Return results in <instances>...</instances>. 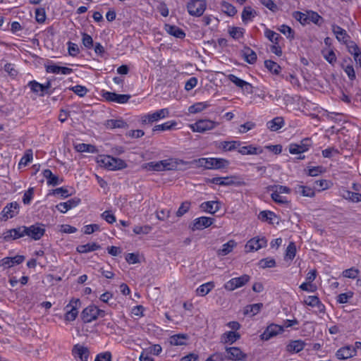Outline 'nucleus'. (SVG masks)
<instances>
[{
    "instance_id": "nucleus-1",
    "label": "nucleus",
    "mask_w": 361,
    "mask_h": 361,
    "mask_svg": "<svg viewBox=\"0 0 361 361\" xmlns=\"http://www.w3.org/2000/svg\"><path fill=\"white\" fill-rule=\"evenodd\" d=\"M97 162L100 166L110 171L121 170L127 167V164L123 159L109 155L100 156Z\"/></svg>"
},
{
    "instance_id": "nucleus-2",
    "label": "nucleus",
    "mask_w": 361,
    "mask_h": 361,
    "mask_svg": "<svg viewBox=\"0 0 361 361\" xmlns=\"http://www.w3.org/2000/svg\"><path fill=\"white\" fill-rule=\"evenodd\" d=\"M195 161L199 166L206 169H221L229 164L228 160L222 158H200Z\"/></svg>"
},
{
    "instance_id": "nucleus-3",
    "label": "nucleus",
    "mask_w": 361,
    "mask_h": 361,
    "mask_svg": "<svg viewBox=\"0 0 361 361\" xmlns=\"http://www.w3.org/2000/svg\"><path fill=\"white\" fill-rule=\"evenodd\" d=\"M106 312L103 310L99 309L97 306L92 305L85 307L81 314V317L85 323H90L96 320L99 317H104Z\"/></svg>"
},
{
    "instance_id": "nucleus-4",
    "label": "nucleus",
    "mask_w": 361,
    "mask_h": 361,
    "mask_svg": "<svg viewBox=\"0 0 361 361\" xmlns=\"http://www.w3.org/2000/svg\"><path fill=\"white\" fill-rule=\"evenodd\" d=\"M219 123L218 122L209 120V119H201L197 121L195 123L190 126L191 130L193 132H197L203 133L207 130H210L218 126Z\"/></svg>"
},
{
    "instance_id": "nucleus-5",
    "label": "nucleus",
    "mask_w": 361,
    "mask_h": 361,
    "mask_svg": "<svg viewBox=\"0 0 361 361\" xmlns=\"http://www.w3.org/2000/svg\"><path fill=\"white\" fill-rule=\"evenodd\" d=\"M207 7V4L203 0H190L187 4L188 12L190 16H201Z\"/></svg>"
},
{
    "instance_id": "nucleus-6",
    "label": "nucleus",
    "mask_w": 361,
    "mask_h": 361,
    "mask_svg": "<svg viewBox=\"0 0 361 361\" xmlns=\"http://www.w3.org/2000/svg\"><path fill=\"white\" fill-rule=\"evenodd\" d=\"M250 279V276L249 275L243 274L239 277L230 279L224 284V287L226 290L232 291L245 285Z\"/></svg>"
},
{
    "instance_id": "nucleus-7",
    "label": "nucleus",
    "mask_w": 361,
    "mask_h": 361,
    "mask_svg": "<svg viewBox=\"0 0 361 361\" xmlns=\"http://www.w3.org/2000/svg\"><path fill=\"white\" fill-rule=\"evenodd\" d=\"M80 305V301L79 299L73 298L70 302L66 305V312L65 314V320L68 322L74 321L78 314V309Z\"/></svg>"
},
{
    "instance_id": "nucleus-8",
    "label": "nucleus",
    "mask_w": 361,
    "mask_h": 361,
    "mask_svg": "<svg viewBox=\"0 0 361 361\" xmlns=\"http://www.w3.org/2000/svg\"><path fill=\"white\" fill-rule=\"evenodd\" d=\"M312 142L310 138H305L300 143H292L289 145V152L292 154H302L307 152L312 146Z\"/></svg>"
},
{
    "instance_id": "nucleus-9",
    "label": "nucleus",
    "mask_w": 361,
    "mask_h": 361,
    "mask_svg": "<svg viewBox=\"0 0 361 361\" xmlns=\"http://www.w3.org/2000/svg\"><path fill=\"white\" fill-rule=\"evenodd\" d=\"M25 229L26 232L25 235H27L35 240H39L45 233V229L43 225L38 224L32 225L28 227L25 226Z\"/></svg>"
},
{
    "instance_id": "nucleus-10",
    "label": "nucleus",
    "mask_w": 361,
    "mask_h": 361,
    "mask_svg": "<svg viewBox=\"0 0 361 361\" xmlns=\"http://www.w3.org/2000/svg\"><path fill=\"white\" fill-rule=\"evenodd\" d=\"M20 205L17 202H10L3 209L1 212L2 219L4 221L17 216L19 213Z\"/></svg>"
},
{
    "instance_id": "nucleus-11",
    "label": "nucleus",
    "mask_w": 361,
    "mask_h": 361,
    "mask_svg": "<svg viewBox=\"0 0 361 361\" xmlns=\"http://www.w3.org/2000/svg\"><path fill=\"white\" fill-rule=\"evenodd\" d=\"M214 221V219L207 216H201L196 218L190 225V228L195 231L197 230H202L209 227Z\"/></svg>"
},
{
    "instance_id": "nucleus-12",
    "label": "nucleus",
    "mask_w": 361,
    "mask_h": 361,
    "mask_svg": "<svg viewBox=\"0 0 361 361\" xmlns=\"http://www.w3.org/2000/svg\"><path fill=\"white\" fill-rule=\"evenodd\" d=\"M235 176H226V177H215L211 180V182L214 184L221 185V186H228V185H244L245 183L242 180H234L235 179Z\"/></svg>"
},
{
    "instance_id": "nucleus-13",
    "label": "nucleus",
    "mask_w": 361,
    "mask_h": 361,
    "mask_svg": "<svg viewBox=\"0 0 361 361\" xmlns=\"http://www.w3.org/2000/svg\"><path fill=\"white\" fill-rule=\"evenodd\" d=\"M102 97L108 102H116L118 104H126L131 97L130 94H119L107 91L103 92Z\"/></svg>"
},
{
    "instance_id": "nucleus-14",
    "label": "nucleus",
    "mask_w": 361,
    "mask_h": 361,
    "mask_svg": "<svg viewBox=\"0 0 361 361\" xmlns=\"http://www.w3.org/2000/svg\"><path fill=\"white\" fill-rule=\"evenodd\" d=\"M25 226H19L16 228L7 230L3 233V238L5 241L11 240H16L25 236Z\"/></svg>"
},
{
    "instance_id": "nucleus-15",
    "label": "nucleus",
    "mask_w": 361,
    "mask_h": 361,
    "mask_svg": "<svg viewBox=\"0 0 361 361\" xmlns=\"http://www.w3.org/2000/svg\"><path fill=\"white\" fill-rule=\"evenodd\" d=\"M169 111L168 109H161L154 112L152 114H147L142 118V123H152L159 119L164 118L169 116Z\"/></svg>"
},
{
    "instance_id": "nucleus-16",
    "label": "nucleus",
    "mask_w": 361,
    "mask_h": 361,
    "mask_svg": "<svg viewBox=\"0 0 361 361\" xmlns=\"http://www.w3.org/2000/svg\"><path fill=\"white\" fill-rule=\"evenodd\" d=\"M72 355L75 359L80 361H88L90 351L87 347L76 344L72 349Z\"/></svg>"
},
{
    "instance_id": "nucleus-17",
    "label": "nucleus",
    "mask_w": 361,
    "mask_h": 361,
    "mask_svg": "<svg viewBox=\"0 0 361 361\" xmlns=\"http://www.w3.org/2000/svg\"><path fill=\"white\" fill-rule=\"evenodd\" d=\"M283 331V328L281 326L271 324L267 327L263 334H261L260 337L262 340L268 341Z\"/></svg>"
},
{
    "instance_id": "nucleus-18",
    "label": "nucleus",
    "mask_w": 361,
    "mask_h": 361,
    "mask_svg": "<svg viewBox=\"0 0 361 361\" xmlns=\"http://www.w3.org/2000/svg\"><path fill=\"white\" fill-rule=\"evenodd\" d=\"M225 357L231 360H243L246 357V354L237 347H229L226 348Z\"/></svg>"
},
{
    "instance_id": "nucleus-19",
    "label": "nucleus",
    "mask_w": 361,
    "mask_h": 361,
    "mask_svg": "<svg viewBox=\"0 0 361 361\" xmlns=\"http://www.w3.org/2000/svg\"><path fill=\"white\" fill-rule=\"evenodd\" d=\"M80 202V199L74 197L64 202H60L56 205V209L61 213H66L71 209L75 207Z\"/></svg>"
},
{
    "instance_id": "nucleus-20",
    "label": "nucleus",
    "mask_w": 361,
    "mask_h": 361,
    "mask_svg": "<svg viewBox=\"0 0 361 361\" xmlns=\"http://www.w3.org/2000/svg\"><path fill=\"white\" fill-rule=\"evenodd\" d=\"M356 354V350L350 345H346L338 349L336 356L339 360H346L353 357Z\"/></svg>"
},
{
    "instance_id": "nucleus-21",
    "label": "nucleus",
    "mask_w": 361,
    "mask_h": 361,
    "mask_svg": "<svg viewBox=\"0 0 361 361\" xmlns=\"http://www.w3.org/2000/svg\"><path fill=\"white\" fill-rule=\"evenodd\" d=\"M267 245V240L264 238H252L247 241L245 245V248L247 251L252 252L254 250H258L262 247Z\"/></svg>"
},
{
    "instance_id": "nucleus-22",
    "label": "nucleus",
    "mask_w": 361,
    "mask_h": 361,
    "mask_svg": "<svg viewBox=\"0 0 361 361\" xmlns=\"http://www.w3.org/2000/svg\"><path fill=\"white\" fill-rule=\"evenodd\" d=\"M241 145V142L238 140H231V141H221L219 142L216 147L218 149L224 151V152H231L235 149Z\"/></svg>"
},
{
    "instance_id": "nucleus-23",
    "label": "nucleus",
    "mask_w": 361,
    "mask_h": 361,
    "mask_svg": "<svg viewBox=\"0 0 361 361\" xmlns=\"http://www.w3.org/2000/svg\"><path fill=\"white\" fill-rule=\"evenodd\" d=\"M331 30L334 34L335 35L336 39L340 42L346 44L348 39L350 38V36L348 35L345 30L335 24L331 25Z\"/></svg>"
},
{
    "instance_id": "nucleus-24",
    "label": "nucleus",
    "mask_w": 361,
    "mask_h": 361,
    "mask_svg": "<svg viewBox=\"0 0 361 361\" xmlns=\"http://www.w3.org/2000/svg\"><path fill=\"white\" fill-rule=\"evenodd\" d=\"M238 152L242 155H255L260 154L263 152V149L260 147H255L253 145L239 147Z\"/></svg>"
},
{
    "instance_id": "nucleus-25",
    "label": "nucleus",
    "mask_w": 361,
    "mask_h": 361,
    "mask_svg": "<svg viewBox=\"0 0 361 361\" xmlns=\"http://www.w3.org/2000/svg\"><path fill=\"white\" fill-rule=\"evenodd\" d=\"M164 171L176 170L180 164H186L182 159L169 158L162 160Z\"/></svg>"
},
{
    "instance_id": "nucleus-26",
    "label": "nucleus",
    "mask_w": 361,
    "mask_h": 361,
    "mask_svg": "<svg viewBox=\"0 0 361 361\" xmlns=\"http://www.w3.org/2000/svg\"><path fill=\"white\" fill-rule=\"evenodd\" d=\"M304 303L310 307H316L318 311L321 313H324L325 311V306L319 300V298L315 295L308 296L305 300Z\"/></svg>"
},
{
    "instance_id": "nucleus-27",
    "label": "nucleus",
    "mask_w": 361,
    "mask_h": 361,
    "mask_svg": "<svg viewBox=\"0 0 361 361\" xmlns=\"http://www.w3.org/2000/svg\"><path fill=\"white\" fill-rule=\"evenodd\" d=\"M46 71L47 73L63 75H69L73 73V69L68 67L59 66L56 64L46 66Z\"/></svg>"
},
{
    "instance_id": "nucleus-28",
    "label": "nucleus",
    "mask_w": 361,
    "mask_h": 361,
    "mask_svg": "<svg viewBox=\"0 0 361 361\" xmlns=\"http://www.w3.org/2000/svg\"><path fill=\"white\" fill-rule=\"evenodd\" d=\"M201 208L207 212L214 214L221 208V203L218 201H208L201 204Z\"/></svg>"
},
{
    "instance_id": "nucleus-29",
    "label": "nucleus",
    "mask_w": 361,
    "mask_h": 361,
    "mask_svg": "<svg viewBox=\"0 0 361 361\" xmlns=\"http://www.w3.org/2000/svg\"><path fill=\"white\" fill-rule=\"evenodd\" d=\"M25 259L23 255H16L13 257H4L1 259L2 265L5 267L10 268L16 264H21Z\"/></svg>"
},
{
    "instance_id": "nucleus-30",
    "label": "nucleus",
    "mask_w": 361,
    "mask_h": 361,
    "mask_svg": "<svg viewBox=\"0 0 361 361\" xmlns=\"http://www.w3.org/2000/svg\"><path fill=\"white\" fill-rule=\"evenodd\" d=\"M240 338L239 333L230 331H227L221 335V342L223 343L232 344Z\"/></svg>"
},
{
    "instance_id": "nucleus-31",
    "label": "nucleus",
    "mask_w": 361,
    "mask_h": 361,
    "mask_svg": "<svg viewBox=\"0 0 361 361\" xmlns=\"http://www.w3.org/2000/svg\"><path fill=\"white\" fill-rule=\"evenodd\" d=\"M165 30L169 35L179 39H183L185 37V33L184 32V31L181 28L176 25L166 24Z\"/></svg>"
},
{
    "instance_id": "nucleus-32",
    "label": "nucleus",
    "mask_w": 361,
    "mask_h": 361,
    "mask_svg": "<svg viewBox=\"0 0 361 361\" xmlns=\"http://www.w3.org/2000/svg\"><path fill=\"white\" fill-rule=\"evenodd\" d=\"M43 176L47 179V184L49 185H59L63 180H59V178L58 176L53 174L51 170L49 169H45L43 171Z\"/></svg>"
},
{
    "instance_id": "nucleus-33",
    "label": "nucleus",
    "mask_w": 361,
    "mask_h": 361,
    "mask_svg": "<svg viewBox=\"0 0 361 361\" xmlns=\"http://www.w3.org/2000/svg\"><path fill=\"white\" fill-rule=\"evenodd\" d=\"M305 343L301 340H295L291 341L287 346V351L291 353H297L304 349Z\"/></svg>"
},
{
    "instance_id": "nucleus-34",
    "label": "nucleus",
    "mask_w": 361,
    "mask_h": 361,
    "mask_svg": "<svg viewBox=\"0 0 361 361\" xmlns=\"http://www.w3.org/2000/svg\"><path fill=\"white\" fill-rule=\"evenodd\" d=\"M243 56L246 62L254 64L257 59L256 53L250 47H245L242 50Z\"/></svg>"
},
{
    "instance_id": "nucleus-35",
    "label": "nucleus",
    "mask_w": 361,
    "mask_h": 361,
    "mask_svg": "<svg viewBox=\"0 0 361 361\" xmlns=\"http://www.w3.org/2000/svg\"><path fill=\"white\" fill-rule=\"evenodd\" d=\"M284 126V120L282 117H276L267 123V127L271 131H277Z\"/></svg>"
},
{
    "instance_id": "nucleus-36",
    "label": "nucleus",
    "mask_w": 361,
    "mask_h": 361,
    "mask_svg": "<svg viewBox=\"0 0 361 361\" xmlns=\"http://www.w3.org/2000/svg\"><path fill=\"white\" fill-rule=\"evenodd\" d=\"M237 243L233 240H230L226 243L224 244L221 249L218 250L217 255L219 256H226L231 252L233 248L236 246Z\"/></svg>"
},
{
    "instance_id": "nucleus-37",
    "label": "nucleus",
    "mask_w": 361,
    "mask_h": 361,
    "mask_svg": "<svg viewBox=\"0 0 361 361\" xmlns=\"http://www.w3.org/2000/svg\"><path fill=\"white\" fill-rule=\"evenodd\" d=\"M101 246L96 243H87L85 245H80L76 247V251L79 253L83 254V253H87L90 252L95 251L99 249H100Z\"/></svg>"
},
{
    "instance_id": "nucleus-38",
    "label": "nucleus",
    "mask_w": 361,
    "mask_h": 361,
    "mask_svg": "<svg viewBox=\"0 0 361 361\" xmlns=\"http://www.w3.org/2000/svg\"><path fill=\"white\" fill-rule=\"evenodd\" d=\"M294 190L295 193L304 197H312L315 195L314 189L305 185H298L295 187Z\"/></svg>"
},
{
    "instance_id": "nucleus-39",
    "label": "nucleus",
    "mask_w": 361,
    "mask_h": 361,
    "mask_svg": "<svg viewBox=\"0 0 361 361\" xmlns=\"http://www.w3.org/2000/svg\"><path fill=\"white\" fill-rule=\"evenodd\" d=\"M106 127L109 129L126 128L127 123L123 119H109L106 122Z\"/></svg>"
},
{
    "instance_id": "nucleus-40",
    "label": "nucleus",
    "mask_w": 361,
    "mask_h": 361,
    "mask_svg": "<svg viewBox=\"0 0 361 361\" xmlns=\"http://www.w3.org/2000/svg\"><path fill=\"white\" fill-rule=\"evenodd\" d=\"M257 16V12L253 10L250 6H245L242 12V20L244 23H247Z\"/></svg>"
},
{
    "instance_id": "nucleus-41",
    "label": "nucleus",
    "mask_w": 361,
    "mask_h": 361,
    "mask_svg": "<svg viewBox=\"0 0 361 361\" xmlns=\"http://www.w3.org/2000/svg\"><path fill=\"white\" fill-rule=\"evenodd\" d=\"M214 288V282H207L200 286L196 290V294L199 296H205Z\"/></svg>"
},
{
    "instance_id": "nucleus-42",
    "label": "nucleus",
    "mask_w": 361,
    "mask_h": 361,
    "mask_svg": "<svg viewBox=\"0 0 361 361\" xmlns=\"http://www.w3.org/2000/svg\"><path fill=\"white\" fill-rule=\"evenodd\" d=\"M187 339L186 334H176L170 337L169 342L172 345H183L186 344Z\"/></svg>"
},
{
    "instance_id": "nucleus-43",
    "label": "nucleus",
    "mask_w": 361,
    "mask_h": 361,
    "mask_svg": "<svg viewBox=\"0 0 361 361\" xmlns=\"http://www.w3.org/2000/svg\"><path fill=\"white\" fill-rule=\"evenodd\" d=\"M307 19L308 23L312 22L317 25L321 26L324 23L323 18L319 15L317 12L313 11H307Z\"/></svg>"
},
{
    "instance_id": "nucleus-44",
    "label": "nucleus",
    "mask_w": 361,
    "mask_h": 361,
    "mask_svg": "<svg viewBox=\"0 0 361 361\" xmlns=\"http://www.w3.org/2000/svg\"><path fill=\"white\" fill-rule=\"evenodd\" d=\"M263 304L262 303H255L252 305H248L245 306L244 309V314H250L251 316L256 315L262 308Z\"/></svg>"
},
{
    "instance_id": "nucleus-45",
    "label": "nucleus",
    "mask_w": 361,
    "mask_h": 361,
    "mask_svg": "<svg viewBox=\"0 0 361 361\" xmlns=\"http://www.w3.org/2000/svg\"><path fill=\"white\" fill-rule=\"evenodd\" d=\"M144 168L151 171H163V161H150L145 164Z\"/></svg>"
},
{
    "instance_id": "nucleus-46",
    "label": "nucleus",
    "mask_w": 361,
    "mask_h": 361,
    "mask_svg": "<svg viewBox=\"0 0 361 361\" xmlns=\"http://www.w3.org/2000/svg\"><path fill=\"white\" fill-rule=\"evenodd\" d=\"M264 66L271 73L275 75H279L281 70V66L271 60H266L264 61Z\"/></svg>"
},
{
    "instance_id": "nucleus-47",
    "label": "nucleus",
    "mask_w": 361,
    "mask_h": 361,
    "mask_svg": "<svg viewBox=\"0 0 361 361\" xmlns=\"http://www.w3.org/2000/svg\"><path fill=\"white\" fill-rule=\"evenodd\" d=\"M264 35L273 44H279V40L282 39L279 34L268 28L264 30Z\"/></svg>"
},
{
    "instance_id": "nucleus-48",
    "label": "nucleus",
    "mask_w": 361,
    "mask_h": 361,
    "mask_svg": "<svg viewBox=\"0 0 361 361\" xmlns=\"http://www.w3.org/2000/svg\"><path fill=\"white\" fill-rule=\"evenodd\" d=\"M27 86L30 88L31 91L34 93L39 94V96L43 97L44 93L43 92L42 84L37 82L36 80L30 81Z\"/></svg>"
},
{
    "instance_id": "nucleus-49",
    "label": "nucleus",
    "mask_w": 361,
    "mask_h": 361,
    "mask_svg": "<svg viewBox=\"0 0 361 361\" xmlns=\"http://www.w3.org/2000/svg\"><path fill=\"white\" fill-rule=\"evenodd\" d=\"M276 217V214L271 211L264 210L260 212L259 214V219L264 222H268L269 224H273L272 220Z\"/></svg>"
},
{
    "instance_id": "nucleus-50",
    "label": "nucleus",
    "mask_w": 361,
    "mask_h": 361,
    "mask_svg": "<svg viewBox=\"0 0 361 361\" xmlns=\"http://www.w3.org/2000/svg\"><path fill=\"white\" fill-rule=\"evenodd\" d=\"M75 148L79 152L95 153L97 152L95 146L90 144L80 143L76 145Z\"/></svg>"
},
{
    "instance_id": "nucleus-51",
    "label": "nucleus",
    "mask_w": 361,
    "mask_h": 361,
    "mask_svg": "<svg viewBox=\"0 0 361 361\" xmlns=\"http://www.w3.org/2000/svg\"><path fill=\"white\" fill-rule=\"evenodd\" d=\"M221 6L223 12L229 16H233L237 13L235 7L226 1H222Z\"/></svg>"
},
{
    "instance_id": "nucleus-52",
    "label": "nucleus",
    "mask_w": 361,
    "mask_h": 361,
    "mask_svg": "<svg viewBox=\"0 0 361 361\" xmlns=\"http://www.w3.org/2000/svg\"><path fill=\"white\" fill-rule=\"evenodd\" d=\"M209 106L210 105L207 102H197L190 106L188 109V111L191 114H197L201 112Z\"/></svg>"
},
{
    "instance_id": "nucleus-53",
    "label": "nucleus",
    "mask_w": 361,
    "mask_h": 361,
    "mask_svg": "<svg viewBox=\"0 0 361 361\" xmlns=\"http://www.w3.org/2000/svg\"><path fill=\"white\" fill-rule=\"evenodd\" d=\"M177 123L175 121H169L164 123L157 125L154 127L153 131L157 130H169L176 126Z\"/></svg>"
},
{
    "instance_id": "nucleus-54",
    "label": "nucleus",
    "mask_w": 361,
    "mask_h": 361,
    "mask_svg": "<svg viewBox=\"0 0 361 361\" xmlns=\"http://www.w3.org/2000/svg\"><path fill=\"white\" fill-rule=\"evenodd\" d=\"M245 29L239 27H232L229 29V35L235 39H238L243 37Z\"/></svg>"
},
{
    "instance_id": "nucleus-55",
    "label": "nucleus",
    "mask_w": 361,
    "mask_h": 361,
    "mask_svg": "<svg viewBox=\"0 0 361 361\" xmlns=\"http://www.w3.org/2000/svg\"><path fill=\"white\" fill-rule=\"evenodd\" d=\"M324 169L322 166H312L309 167L307 169H305V173L312 177H315L319 176V174H322L324 172Z\"/></svg>"
},
{
    "instance_id": "nucleus-56",
    "label": "nucleus",
    "mask_w": 361,
    "mask_h": 361,
    "mask_svg": "<svg viewBox=\"0 0 361 361\" xmlns=\"http://www.w3.org/2000/svg\"><path fill=\"white\" fill-rule=\"evenodd\" d=\"M259 266L262 269H266V268H272L276 266V262L275 259L272 258H264L259 260Z\"/></svg>"
},
{
    "instance_id": "nucleus-57",
    "label": "nucleus",
    "mask_w": 361,
    "mask_h": 361,
    "mask_svg": "<svg viewBox=\"0 0 361 361\" xmlns=\"http://www.w3.org/2000/svg\"><path fill=\"white\" fill-rule=\"evenodd\" d=\"M359 274L360 271L357 269L352 267L350 269L344 270L342 273V275L343 277L354 279L357 278Z\"/></svg>"
},
{
    "instance_id": "nucleus-58",
    "label": "nucleus",
    "mask_w": 361,
    "mask_h": 361,
    "mask_svg": "<svg viewBox=\"0 0 361 361\" xmlns=\"http://www.w3.org/2000/svg\"><path fill=\"white\" fill-rule=\"evenodd\" d=\"M35 20L39 23H44L46 20V12L44 8H38L35 9Z\"/></svg>"
},
{
    "instance_id": "nucleus-59",
    "label": "nucleus",
    "mask_w": 361,
    "mask_h": 361,
    "mask_svg": "<svg viewBox=\"0 0 361 361\" xmlns=\"http://www.w3.org/2000/svg\"><path fill=\"white\" fill-rule=\"evenodd\" d=\"M293 18L299 21L302 25L308 24L307 13H304L300 11H295L293 14Z\"/></svg>"
},
{
    "instance_id": "nucleus-60",
    "label": "nucleus",
    "mask_w": 361,
    "mask_h": 361,
    "mask_svg": "<svg viewBox=\"0 0 361 361\" xmlns=\"http://www.w3.org/2000/svg\"><path fill=\"white\" fill-rule=\"evenodd\" d=\"M69 89L80 97H84L88 92V90L85 86L80 85L71 87Z\"/></svg>"
},
{
    "instance_id": "nucleus-61",
    "label": "nucleus",
    "mask_w": 361,
    "mask_h": 361,
    "mask_svg": "<svg viewBox=\"0 0 361 361\" xmlns=\"http://www.w3.org/2000/svg\"><path fill=\"white\" fill-rule=\"evenodd\" d=\"M295 254H296V246L293 242H290L286 248V257L292 260L295 257Z\"/></svg>"
},
{
    "instance_id": "nucleus-62",
    "label": "nucleus",
    "mask_w": 361,
    "mask_h": 361,
    "mask_svg": "<svg viewBox=\"0 0 361 361\" xmlns=\"http://www.w3.org/2000/svg\"><path fill=\"white\" fill-rule=\"evenodd\" d=\"M279 30L286 35L288 38L293 39L294 38V31L292 30L290 27L287 25H282L279 27Z\"/></svg>"
},
{
    "instance_id": "nucleus-63",
    "label": "nucleus",
    "mask_w": 361,
    "mask_h": 361,
    "mask_svg": "<svg viewBox=\"0 0 361 361\" xmlns=\"http://www.w3.org/2000/svg\"><path fill=\"white\" fill-rule=\"evenodd\" d=\"M190 207V202L185 201L183 202L180 206L179 207L178 211L176 212V216L180 217L183 216L186 212H188Z\"/></svg>"
},
{
    "instance_id": "nucleus-64",
    "label": "nucleus",
    "mask_w": 361,
    "mask_h": 361,
    "mask_svg": "<svg viewBox=\"0 0 361 361\" xmlns=\"http://www.w3.org/2000/svg\"><path fill=\"white\" fill-rule=\"evenodd\" d=\"M331 183L326 180H319L314 182V188L319 191L328 189L330 187Z\"/></svg>"
}]
</instances>
